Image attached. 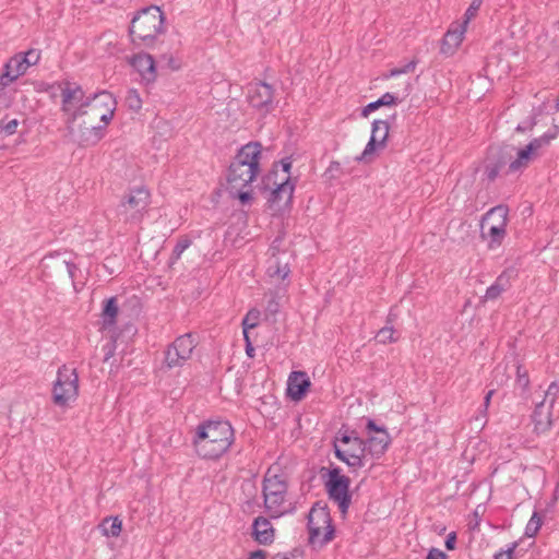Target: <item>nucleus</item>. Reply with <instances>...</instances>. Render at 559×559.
Instances as JSON below:
<instances>
[{
    "mask_svg": "<svg viewBox=\"0 0 559 559\" xmlns=\"http://www.w3.org/2000/svg\"><path fill=\"white\" fill-rule=\"evenodd\" d=\"M389 122L386 120H374L372 122L371 136L369 142L367 143L364 152L357 160H369L370 156L378 148H383L385 146V141L389 135Z\"/></svg>",
    "mask_w": 559,
    "mask_h": 559,
    "instance_id": "nucleus-16",
    "label": "nucleus"
},
{
    "mask_svg": "<svg viewBox=\"0 0 559 559\" xmlns=\"http://www.w3.org/2000/svg\"><path fill=\"white\" fill-rule=\"evenodd\" d=\"M246 353L249 357L254 356V347L252 346L251 342H248V344H246Z\"/></svg>",
    "mask_w": 559,
    "mask_h": 559,
    "instance_id": "nucleus-55",
    "label": "nucleus"
},
{
    "mask_svg": "<svg viewBox=\"0 0 559 559\" xmlns=\"http://www.w3.org/2000/svg\"><path fill=\"white\" fill-rule=\"evenodd\" d=\"M70 133L82 146L95 145L105 135V127L98 124L91 118L83 117L80 120H72V116L67 120Z\"/></svg>",
    "mask_w": 559,
    "mask_h": 559,
    "instance_id": "nucleus-11",
    "label": "nucleus"
},
{
    "mask_svg": "<svg viewBox=\"0 0 559 559\" xmlns=\"http://www.w3.org/2000/svg\"><path fill=\"white\" fill-rule=\"evenodd\" d=\"M52 402L59 407H68L79 395V376L75 368L67 365L58 369L52 386Z\"/></svg>",
    "mask_w": 559,
    "mask_h": 559,
    "instance_id": "nucleus-7",
    "label": "nucleus"
},
{
    "mask_svg": "<svg viewBox=\"0 0 559 559\" xmlns=\"http://www.w3.org/2000/svg\"><path fill=\"white\" fill-rule=\"evenodd\" d=\"M58 87L61 92V110L71 117V112L75 110L76 107L85 104L86 96L83 88L74 82L70 81H61L58 83Z\"/></svg>",
    "mask_w": 559,
    "mask_h": 559,
    "instance_id": "nucleus-15",
    "label": "nucleus"
},
{
    "mask_svg": "<svg viewBox=\"0 0 559 559\" xmlns=\"http://www.w3.org/2000/svg\"><path fill=\"white\" fill-rule=\"evenodd\" d=\"M190 239H188L187 237L180 238L173 250L170 263H175L176 261H178L181 254L185 252V250L190 247Z\"/></svg>",
    "mask_w": 559,
    "mask_h": 559,
    "instance_id": "nucleus-36",
    "label": "nucleus"
},
{
    "mask_svg": "<svg viewBox=\"0 0 559 559\" xmlns=\"http://www.w3.org/2000/svg\"><path fill=\"white\" fill-rule=\"evenodd\" d=\"M248 559H265V554L262 550H257L252 552Z\"/></svg>",
    "mask_w": 559,
    "mask_h": 559,
    "instance_id": "nucleus-54",
    "label": "nucleus"
},
{
    "mask_svg": "<svg viewBox=\"0 0 559 559\" xmlns=\"http://www.w3.org/2000/svg\"><path fill=\"white\" fill-rule=\"evenodd\" d=\"M260 311L257 309H251L247 312L245 318L242 319L241 325L242 330H251L259 324Z\"/></svg>",
    "mask_w": 559,
    "mask_h": 559,
    "instance_id": "nucleus-35",
    "label": "nucleus"
},
{
    "mask_svg": "<svg viewBox=\"0 0 559 559\" xmlns=\"http://www.w3.org/2000/svg\"><path fill=\"white\" fill-rule=\"evenodd\" d=\"M115 349H116V343L115 341H111L109 343H107L104 347H103V350L105 353L104 355V361H107L109 360L114 354H115Z\"/></svg>",
    "mask_w": 559,
    "mask_h": 559,
    "instance_id": "nucleus-45",
    "label": "nucleus"
},
{
    "mask_svg": "<svg viewBox=\"0 0 559 559\" xmlns=\"http://www.w3.org/2000/svg\"><path fill=\"white\" fill-rule=\"evenodd\" d=\"M552 139L554 134L549 133L533 139L525 147L518 151L516 158L509 164V171L515 173L528 167L531 163L544 154Z\"/></svg>",
    "mask_w": 559,
    "mask_h": 559,
    "instance_id": "nucleus-13",
    "label": "nucleus"
},
{
    "mask_svg": "<svg viewBox=\"0 0 559 559\" xmlns=\"http://www.w3.org/2000/svg\"><path fill=\"white\" fill-rule=\"evenodd\" d=\"M127 106L134 111H138L142 107V99L136 90H129L126 96Z\"/></svg>",
    "mask_w": 559,
    "mask_h": 559,
    "instance_id": "nucleus-37",
    "label": "nucleus"
},
{
    "mask_svg": "<svg viewBox=\"0 0 559 559\" xmlns=\"http://www.w3.org/2000/svg\"><path fill=\"white\" fill-rule=\"evenodd\" d=\"M350 479L342 474L340 467H333L328 472V479L324 483L330 500L335 502L343 515H346L352 503L349 493Z\"/></svg>",
    "mask_w": 559,
    "mask_h": 559,
    "instance_id": "nucleus-9",
    "label": "nucleus"
},
{
    "mask_svg": "<svg viewBox=\"0 0 559 559\" xmlns=\"http://www.w3.org/2000/svg\"><path fill=\"white\" fill-rule=\"evenodd\" d=\"M376 340L380 344H389L396 342L397 337L395 336V331L393 329L392 320L390 317L388 319L386 325L378 331Z\"/></svg>",
    "mask_w": 559,
    "mask_h": 559,
    "instance_id": "nucleus-31",
    "label": "nucleus"
},
{
    "mask_svg": "<svg viewBox=\"0 0 559 559\" xmlns=\"http://www.w3.org/2000/svg\"><path fill=\"white\" fill-rule=\"evenodd\" d=\"M465 32L466 26L463 24L457 25L455 28H450L442 39L441 52L447 56L453 55L461 45Z\"/></svg>",
    "mask_w": 559,
    "mask_h": 559,
    "instance_id": "nucleus-25",
    "label": "nucleus"
},
{
    "mask_svg": "<svg viewBox=\"0 0 559 559\" xmlns=\"http://www.w3.org/2000/svg\"><path fill=\"white\" fill-rule=\"evenodd\" d=\"M455 543H456V534L454 532H451L448 536H447V539H445V548L448 550H453L455 549Z\"/></svg>",
    "mask_w": 559,
    "mask_h": 559,
    "instance_id": "nucleus-50",
    "label": "nucleus"
},
{
    "mask_svg": "<svg viewBox=\"0 0 559 559\" xmlns=\"http://www.w3.org/2000/svg\"><path fill=\"white\" fill-rule=\"evenodd\" d=\"M493 394H495V390H489L487 392V394L485 395L484 404H483L484 413L487 412V409L489 407V404H490V401H491V397H492Z\"/></svg>",
    "mask_w": 559,
    "mask_h": 559,
    "instance_id": "nucleus-52",
    "label": "nucleus"
},
{
    "mask_svg": "<svg viewBox=\"0 0 559 559\" xmlns=\"http://www.w3.org/2000/svg\"><path fill=\"white\" fill-rule=\"evenodd\" d=\"M197 344V336L192 333L178 336L165 350L166 367L169 369L182 367L192 357Z\"/></svg>",
    "mask_w": 559,
    "mask_h": 559,
    "instance_id": "nucleus-12",
    "label": "nucleus"
},
{
    "mask_svg": "<svg viewBox=\"0 0 559 559\" xmlns=\"http://www.w3.org/2000/svg\"><path fill=\"white\" fill-rule=\"evenodd\" d=\"M22 57L27 62L28 67L35 66L40 59V51L36 49H29L25 53H22Z\"/></svg>",
    "mask_w": 559,
    "mask_h": 559,
    "instance_id": "nucleus-42",
    "label": "nucleus"
},
{
    "mask_svg": "<svg viewBox=\"0 0 559 559\" xmlns=\"http://www.w3.org/2000/svg\"><path fill=\"white\" fill-rule=\"evenodd\" d=\"M242 333L246 344H248V342H251L249 336V330H242Z\"/></svg>",
    "mask_w": 559,
    "mask_h": 559,
    "instance_id": "nucleus-58",
    "label": "nucleus"
},
{
    "mask_svg": "<svg viewBox=\"0 0 559 559\" xmlns=\"http://www.w3.org/2000/svg\"><path fill=\"white\" fill-rule=\"evenodd\" d=\"M542 524H543V520H542L540 515L537 512H534L532 514L530 521L526 524L525 535L527 537H534L540 530Z\"/></svg>",
    "mask_w": 559,
    "mask_h": 559,
    "instance_id": "nucleus-34",
    "label": "nucleus"
},
{
    "mask_svg": "<svg viewBox=\"0 0 559 559\" xmlns=\"http://www.w3.org/2000/svg\"><path fill=\"white\" fill-rule=\"evenodd\" d=\"M367 429L369 431H374L377 435H381L382 431H386L384 427H379L372 419H369L367 423Z\"/></svg>",
    "mask_w": 559,
    "mask_h": 559,
    "instance_id": "nucleus-51",
    "label": "nucleus"
},
{
    "mask_svg": "<svg viewBox=\"0 0 559 559\" xmlns=\"http://www.w3.org/2000/svg\"><path fill=\"white\" fill-rule=\"evenodd\" d=\"M129 33L134 45L153 47L165 33L164 12L156 5L142 9L132 19Z\"/></svg>",
    "mask_w": 559,
    "mask_h": 559,
    "instance_id": "nucleus-3",
    "label": "nucleus"
},
{
    "mask_svg": "<svg viewBox=\"0 0 559 559\" xmlns=\"http://www.w3.org/2000/svg\"><path fill=\"white\" fill-rule=\"evenodd\" d=\"M294 194V185L290 182L289 177H286L284 181L277 185V187L272 191L271 201L272 202H284L288 203L292 201Z\"/></svg>",
    "mask_w": 559,
    "mask_h": 559,
    "instance_id": "nucleus-27",
    "label": "nucleus"
},
{
    "mask_svg": "<svg viewBox=\"0 0 559 559\" xmlns=\"http://www.w3.org/2000/svg\"><path fill=\"white\" fill-rule=\"evenodd\" d=\"M415 68H416V61L412 60L402 68L392 69L385 78L396 76L402 73H409V72H413L415 70Z\"/></svg>",
    "mask_w": 559,
    "mask_h": 559,
    "instance_id": "nucleus-41",
    "label": "nucleus"
},
{
    "mask_svg": "<svg viewBox=\"0 0 559 559\" xmlns=\"http://www.w3.org/2000/svg\"><path fill=\"white\" fill-rule=\"evenodd\" d=\"M390 442L391 438L388 431H382L381 435L369 437L365 440L366 453L373 459H379L384 454Z\"/></svg>",
    "mask_w": 559,
    "mask_h": 559,
    "instance_id": "nucleus-26",
    "label": "nucleus"
},
{
    "mask_svg": "<svg viewBox=\"0 0 559 559\" xmlns=\"http://www.w3.org/2000/svg\"><path fill=\"white\" fill-rule=\"evenodd\" d=\"M46 269H55L59 273H66L68 277L74 283L76 273L79 271L78 265L72 261L71 257L67 252H55L46 255L43 260Z\"/></svg>",
    "mask_w": 559,
    "mask_h": 559,
    "instance_id": "nucleus-18",
    "label": "nucleus"
},
{
    "mask_svg": "<svg viewBox=\"0 0 559 559\" xmlns=\"http://www.w3.org/2000/svg\"><path fill=\"white\" fill-rule=\"evenodd\" d=\"M558 110H559V105H558Z\"/></svg>",
    "mask_w": 559,
    "mask_h": 559,
    "instance_id": "nucleus-62",
    "label": "nucleus"
},
{
    "mask_svg": "<svg viewBox=\"0 0 559 559\" xmlns=\"http://www.w3.org/2000/svg\"><path fill=\"white\" fill-rule=\"evenodd\" d=\"M531 128H532V126H531V124H530V126H527V127L522 126V124H519V126L516 127V131H519V132H524V131H526V130H528V129H531Z\"/></svg>",
    "mask_w": 559,
    "mask_h": 559,
    "instance_id": "nucleus-56",
    "label": "nucleus"
},
{
    "mask_svg": "<svg viewBox=\"0 0 559 559\" xmlns=\"http://www.w3.org/2000/svg\"><path fill=\"white\" fill-rule=\"evenodd\" d=\"M234 429L226 420H206L194 429L192 444L195 453L204 460H217L234 442Z\"/></svg>",
    "mask_w": 559,
    "mask_h": 559,
    "instance_id": "nucleus-2",
    "label": "nucleus"
},
{
    "mask_svg": "<svg viewBox=\"0 0 559 559\" xmlns=\"http://www.w3.org/2000/svg\"><path fill=\"white\" fill-rule=\"evenodd\" d=\"M286 493L285 479L277 474H272V469L269 468L263 480V498L264 507L272 518H280L289 511L285 504Z\"/></svg>",
    "mask_w": 559,
    "mask_h": 559,
    "instance_id": "nucleus-6",
    "label": "nucleus"
},
{
    "mask_svg": "<svg viewBox=\"0 0 559 559\" xmlns=\"http://www.w3.org/2000/svg\"><path fill=\"white\" fill-rule=\"evenodd\" d=\"M559 105V98H558V102H557V106Z\"/></svg>",
    "mask_w": 559,
    "mask_h": 559,
    "instance_id": "nucleus-61",
    "label": "nucleus"
},
{
    "mask_svg": "<svg viewBox=\"0 0 559 559\" xmlns=\"http://www.w3.org/2000/svg\"><path fill=\"white\" fill-rule=\"evenodd\" d=\"M281 165H282L283 171L286 173V174H289V170L292 168V159H290V157L283 158L281 160Z\"/></svg>",
    "mask_w": 559,
    "mask_h": 559,
    "instance_id": "nucleus-53",
    "label": "nucleus"
},
{
    "mask_svg": "<svg viewBox=\"0 0 559 559\" xmlns=\"http://www.w3.org/2000/svg\"><path fill=\"white\" fill-rule=\"evenodd\" d=\"M118 312L119 308L117 304V298L111 297L109 299H106L102 311L103 325L105 328L115 325Z\"/></svg>",
    "mask_w": 559,
    "mask_h": 559,
    "instance_id": "nucleus-29",
    "label": "nucleus"
},
{
    "mask_svg": "<svg viewBox=\"0 0 559 559\" xmlns=\"http://www.w3.org/2000/svg\"><path fill=\"white\" fill-rule=\"evenodd\" d=\"M273 559H287V557L282 555H276Z\"/></svg>",
    "mask_w": 559,
    "mask_h": 559,
    "instance_id": "nucleus-60",
    "label": "nucleus"
},
{
    "mask_svg": "<svg viewBox=\"0 0 559 559\" xmlns=\"http://www.w3.org/2000/svg\"><path fill=\"white\" fill-rule=\"evenodd\" d=\"M448 556L444 551L438 548H431L425 559H447Z\"/></svg>",
    "mask_w": 559,
    "mask_h": 559,
    "instance_id": "nucleus-46",
    "label": "nucleus"
},
{
    "mask_svg": "<svg viewBox=\"0 0 559 559\" xmlns=\"http://www.w3.org/2000/svg\"><path fill=\"white\" fill-rule=\"evenodd\" d=\"M509 210L504 205H497L489 210L481 221V235L488 236L493 245L499 246L506 236Z\"/></svg>",
    "mask_w": 559,
    "mask_h": 559,
    "instance_id": "nucleus-10",
    "label": "nucleus"
},
{
    "mask_svg": "<svg viewBox=\"0 0 559 559\" xmlns=\"http://www.w3.org/2000/svg\"><path fill=\"white\" fill-rule=\"evenodd\" d=\"M17 126H19L17 119H11L9 121H5V120L0 121V130L3 131L7 135L14 134L16 132Z\"/></svg>",
    "mask_w": 559,
    "mask_h": 559,
    "instance_id": "nucleus-40",
    "label": "nucleus"
},
{
    "mask_svg": "<svg viewBox=\"0 0 559 559\" xmlns=\"http://www.w3.org/2000/svg\"><path fill=\"white\" fill-rule=\"evenodd\" d=\"M102 534L107 537H118L122 530L119 516H107L98 525Z\"/></svg>",
    "mask_w": 559,
    "mask_h": 559,
    "instance_id": "nucleus-30",
    "label": "nucleus"
},
{
    "mask_svg": "<svg viewBox=\"0 0 559 559\" xmlns=\"http://www.w3.org/2000/svg\"><path fill=\"white\" fill-rule=\"evenodd\" d=\"M262 145L249 142L243 145L231 162L227 176V190L233 198L247 204L252 200L251 190L247 189L260 174Z\"/></svg>",
    "mask_w": 559,
    "mask_h": 559,
    "instance_id": "nucleus-1",
    "label": "nucleus"
},
{
    "mask_svg": "<svg viewBox=\"0 0 559 559\" xmlns=\"http://www.w3.org/2000/svg\"><path fill=\"white\" fill-rule=\"evenodd\" d=\"M379 107H381V103H380L379 99H377L376 102L369 103L366 107H364V109L361 111V116L362 117H368V115L370 112L374 111Z\"/></svg>",
    "mask_w": 559,
    "mask_h": 559,
    "instance_id": "nucleus-47",
    "label": "nucleus"
},
{
    "mask_svg": "<svg viewBox=\"0 0 559 559\" xmlns=\"http://www.w3.org/2000/svg\"><path fill=\"white\" fill-rule=\"evenodd\" d=\"M132 67L141 74L146 82H152L156 78L155 62L151 55L139 53L131 60Z\"/></svg>",
    "mask_w": 559,
    "mask_h": 559,
    "instance_id": "nucleus-23",
    "label": "nucleus"
},
{
    "mask_svg": "<svg viewBox=\"0 0 559 559\" xmlns=\"http://www.w3.org/2000/svg\"><path fill=\"white\" fill-rule=\"evenodd\" d=\"M275 242L276 240L270 248L272 253L267 260L266 272L272 278L285 280L290 273L289 254L286 252H280Z\"/></svg>",
    "mask_w": 559,
    "mask_h": 559,
    "instance_id": "nucleus-17",
    "label": "nucleus"
},
{
    "mask_svg": "<svg viewBox=\"0 0 559 559\" xmlns=\"http://www.w3.org/2000/svg\"><path fill=\"white\" fill-rule=\"evenodd\" d=\"M280 304L275 296H272L271 299L267 301L266 310L267 312L275 314L278 312Z\"/></svg>",
    "mask_w": 559,
    "mask_h": 559,
    "instance_id": "nucleus-49",
    "label": "nucleus"
},
{
    "mask_svg": "<svg viewBox=\"0 0 559 559\" xmlns=\"http://www.w3.org/2000/svg\"><path fill=\"white\" fill-rule=\"evenodd\" d=\"M252 535L259 544L269 545L274 540V528L267 519L258 516L252 524Z\"/></svg>",
    "mask_w": 559,
    "mask_h": 559,
    "instance_id": "nucleus-24",
    "label": "nucleus"
},
{
    "mask_svg": "<svg viewBox=\"0 0 559 559\" xmlns=\"http://www.w3.org/2000/svg\"><path fill=\"white\" fill-rule=\"evenodd\" d=\"M481 3H483V0H473L472 1V3L469 4V7L467 8V10L464 14V21L462 23L464 26H467L469 21L476 16L478 10L481 7Z\"/></svg>",
    "mask_w": 559,
    "mask_h": 559,
    "instance_id": "nucleus-38",
    "label": "nucleus"
},
{
    "mask_svg": "<svg viewBox=\"0 0 559 559\" xmlns=\"http://www.w3.org/2000/svg\"><path fill=\"white\" fill-rule=\"evenodd\" d=\"M319 534H318V538L316 539H311V534H309V543L312 545V546H323L328 543H330L333 537H334V526L333 524H330V527L329 528H321L319 527Z\"/></svg>",
    "mask_w": 559,
    "mask_h": 559,
    "instance_id": "nucleus-32",
    "label": "nucleus"
},
{
    "mask_svg": "<svg viewBox=\"0 0 559 559\" xmlns=\"http://www.w3.org/2000/svg\"><path fill=\"white\" fill-rule=\"evenodd\" d=\"M247 98L249 104L264 114L274 109V88L265 82H252L248 85Z\"/></svg>",
    "mask_w": 559,
    "mask_h": 559,
    "instance_id": "nucleus-14",
    "label": "nucleus"
},
{
    "mask_svg": "<svg viewBox=\"0 0 559 559\" xmlns=\"http://www.w3.org/2000/svg\"><path fill=\"white\" fill-rule=\"evenodd\" d=\"M498 218H492V221L489 223V225L497 226Z\"/></svg>",
    "mask_w": 559,
    "mask_h": 559,
    "instance_id": "nucleus-59",
    "label": "nucleus"
},
{
    "mask_svg": "<svg viewBox=\"0 0 559 559\" xmlns=\"http://www.w3.org/2000/svg\"><path fill=\"white\" fill-rule=\"evenodd\" d=\"M381 106H390L395 104L396 97L392 93H385L379 98Z\"/></svg>",
    "mask_w": 559,
    "mask_h": 559,
    "instance_id": "nucleus-48",
    "label": "nucleus"
},
{
    "mask_svg": "<svg viewBox=\"0 0 559 559\" xmlns=\"http://www.w3.org/2000/svg\"><path fill=\"white\" fill-rule=\"evenodd\" d=\"M510 286V276L506 272L501 273L490 285L485 294L486 300H496Z\"/></svg>",
    "mask_w": 559,
    "mask_h": 559,
    "instance_id": "nucleus-28",
    "label": "nucleus"
},
{
    "mask_svg": "<svg viewBox=\"0 0 559 559\" xmlns=\"http://www.w3.org/2000/svg\"><path fill=\"white\" fill-rule=\"evenodd\" d=\"M518 547L516 543L511 544L508 549L500 550L497 552L493 557V559H513V552L515 548Z\"/></svg>",
    "mask_w": 559,
    "mask_h": 559,
    "instance_id": "nucleus-43",
    "label": "nucleus"
},
{
    "mask_svg": "<svg viewBox=\"0 0 559 559\" xmlns=\"http://www.w3.org/2000/svg\"><path fill=\"white\" fill-rule=\"evenodd\" d=\"M333 442L335 456L346 463L350 468H360L365 465L366 445L365 440L359 438L355 431L338 433Z\"/></svg>",
    "mask_w": 559,
    "mask_h": 559,
    "instance_id": "nucleus-5",
    "label": "nucleus"
},
{
    "mask_svg": "<svg viewBox=\"0 0 559 559\" xmlns=\"http://www.w3.org/2000/svg\"><path fill=\"white\" fill-rule=\"evenodd\" d=\"M516 383L522 388L526 389L530 384L528 374L526 371H522L521 367H518L516 371Z\"/></svg>",
    "mask_w": 559,
    "mask_h": 559,
    "instance_id": "nucleus-44",
    "label": "nucleus"
},
{
    "mask_svg": "<svg viewBox=\"0 0 559 559\" xmlns=\"http://www.w3.org/2000/svg\"><path fill=\"white\" fill-rule=\"evenodd\" d=\"M28 64L25 61V59L22 57V53H17L10 58V60L4 64V72L2 76L0 78L1 84L3 86L9 85L13 81H15L17 78L23 75L27 69Z\"/></svg>",
    "mask_w": 559,
    "mask_h": 559,
    "instance_id": "nucleus-21",
    "label": "nucleus"
},
{
    "mask_svg": "<svg viewBox=\"0 0 559 559\" xmlns=\"http://www.w3.org/2000/svg\"><path fill=\"white\" fill-rule=\"evenodd\" d=\"M338 168H340V163L338 162H332L330 167H329V170L333 171L334 169H338Z\"/></svg>",
    "mask_w": 559,
    "mask_h": 559,
    "instance_id": "nucleus-57",
    "label": "nucleus"
},
{
    "mask_svg": "<svg viewBox=\"0 0 559 559\" xmlns=\"http://www.w3.org/2000/svg\"><path fill=\"white\" fill-rule=\"evenodd\" d=\"M551 405H547L545 401L536 404L532 419L534 423V431L537 435L546 433L551 428Z\"/></svg>",
    "mask_w": 559,
    "mask_h": 559,
    "instance_id": "nucleus-22",
    "label": "nucleus"
},
{
    "mask_svg": "<svg viewBox=\"0 0 559 559\" xmlns=\"http://www.w3.org/2000/svg\"><path fill=\"white\" fill-rule=\"evenodd\" d=\"M330 524H332V519L328 507L316 502L308 514V532L311 534V539L318 538L319 527L329 528Z\"/></svg>",
    "mask_w": 559,
    "mask_h": 559,
    "instance_id": "nucleus-19",
    "label": "nucleus"
},
{
    "mask_svg": "<svg viewBox=\"0 0 559 559\" xmlns=\"http://www.w3.org/2000/svg\"><path fill=\"white\" fill-rule=\"evenodd\" d=\"M558 393L559 384L557 382H551L546 391L545 399L543 401H545L547 405H551L552 407L556 402Z\"/></svg>",
    "mask_w": 559,
    "mask_h": 559,
    "instance_id": "nucleus-39",
    "label": "nucleus"
},
{
    "mask_svg": "<svg viewBox=\"0 0 559 559\" xmlns=\"http://www.w3.org/2000/svg\"><path fill=\"white\" fill-rule=\"evenodd\" d=\"M506 166V160L499 159L497 162L489 160L485 167V174L488 180L493 181L500 174L501 169Z\"/></svg>",
    "mask_w": 559,
    "mask_h": 559,
    "instance_id": "nucleus-33",
    "label": "nucleus"
},
{
    "mask_svg": "<svg viewBox=\"0 0 559 559\" xmlns=\"http://www.w3.org/2000/svg\"><path fill=\"white\" fill-rule=\"evenodd\" d=\"M116 110V99L112 94L107 91L95 93L88 96L85 104L75 108L72 112V120H80L83 117L91 118L97 122H103L106 128L112 119Z\"/></svg>",
    "mask_w": 559,
    "mask_h": 559,
    "instance_id": "nucleus-4",
    "label": "nucleus"
},
{
    "mask_svg": "<svg viewBox=\"0 0 559 559\" xmlns=\"http://www.w3.org/2000/svg\"><path fill=\"white\" fill-rule=\"evenodd\" d=\"M151 193L144 187L130 189L122 198L117 216L124 223H139L150 205Z\"/></svg>",
    "mask_w": 559,
    "mask_h": 559,
    "instance_id": "nucleus-8",
    "label": "nucleus"
},
{
    "mask_svg": "<svg viewBox=\"0 0 559 559\" xmlns=\"http://www.w3.org/2000/svg\"><path fill=\"white\" fill-rule=\"evenodd\" d=\"M310 386V379L305 371H293L287 380V394L293 401H300Z\"/></svg>",
    "mask_w": 559,
    "mask_h": 559,
    "instance_id": "nucleus-20",
    "label": "nucleus"
}]
</instances>
